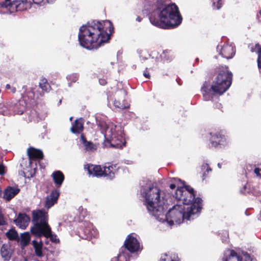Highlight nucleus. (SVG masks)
Instances as JSON below:
<instances>
[{
    "label": "nucleus",
    "instance_id": "0eeeda50",
    "mask_svg": "<svg viewBox=\"0 0 261 261\" xmlns=\"http://www.w3.org/2000/svg\"><path fill=\"white\" fill-rule=\"evenodd\" d=\"M99 126L102 133H105L106 141L112 147L121 148L125 146V142L121 128L111 122H99Z\"/></svg>",
    "mask_w": 261,
    "mask_h": 261
},
{
    "label": "nucleus",
    "instance_id": "6e6d98bb",
    "mask_svg": "<svg viewBox=\"0 0 261 261\" xmlns=\"http://www.w3.org/2000/svg\"><path fill=\"white\" fill-rule=\"evenodd\" d=\"M68 85H69V87H70V86H71V83H69L68 84Z\"/></svg>",
    "mask_w": 261,
    "mask_h": 261
},
{
    "label": "nucleus",
    "instance_id": "e433bc0d",
    "mask_svg": "<svg viewBox=\"0 0 261 261\" xmlns=\"http://www.w3.org/2000/svg\"><path fill=\"white\" fill-rule=\"evenodd\" d=\"M254 173L257 176L261 177V169L258 168H255L254 169Z\"/></svg>",
    "mask_w": 261,
    "mask_h": 261
},
{
    "label": "nucleus",
    "instance_id": "bb28decb",
    "mask_svg": "<svg viewBox=\"0 0 261 261\" xmlns=\"http://www.w3.org/2000/svg\"><path fill=\"white\" fill-rule=\"evenodd\" d=\"M252 52H256L258 54L257 64L258 67L261 69V47L259 44H256L255 46L251 47Z\"/></svg>",
    "mask_w": 261,
    "mask_h": 261
},
{
    "label": "nucleus",
    "instance_id": "09e8293b",
    "mask_svg": "<svg viewBox=\"0 0 261 261\" xmlns=\"http://www.w3.org/2000/svg\"><path fill=\"white\" fill-rule=\"evenodd\" d=\"M7 89H10V85L9 84H7L6 86Z\"/></svg>",
    "mask_w": 261,
    "mask_h": 261
},
{
    "label": "nucleus",
    "instance_id": "a18cd8bd",
    "mask_svg": "<svg viewBox=\"0 0 261 261\" xmlns=\"http://www.w3.org/2000/svg\"><path fill=\"white\" fill-rule=\"evenodd\" d=\"M142 20V18L141 17H137L136 18V21H137L138 22H140Z\"/></svg>",
    "mask_w": 261,
    "mask_h": 261
},
{
    "label": "nucleus",
    "instance_id": "6e6552de",
    "mask_svg": "<svg viewBox=\"0 0 261 261\" xmlns=\"http://www.w3.org/2000/svg\"><path fill=\"white\" fill-rule=\"evenodd\" d=\"M169 187L171 189H177L174 196L177 201H182L185 204L190 203L193 201L195 195L194 189L190 186L184 185V181L177 178H170Z\"/></svg>",
    "mask_w": 261,
    "mask_h": 261
},
{
    "label": "nucleus",
    "instance_id": "72a5a7b5",
    "mask_svg": "<svg viewBox=\"0 0 261 261\" xmlns=\"http://www.w3.org/2000/svg\"><path fill=\"white\" fill-rule=\"evenodd\" d=\"M201 170L203 171V179H204L206 177V172L207 173L212 171V169L208 166L207 164H203L201 166Z\"/></svg>",
    "mask_w": 261,
    "mask_h": 261
},
{
    "label": "nucleus",
    "instance_id": "423d86ee",
    "mask_svg": "<svg viewBox=\"0 0 261 261\" xmlns=\"http://www.w3.org/2000/svg\"><path fill=\"white\" fill-rule=\"evenodd\" d=\"M142 13L143 16H182L178 6L175 3L166 4L164 0H157L155 4H145Z\"/></svg>",
    "mask_w": 261,
    "mask_h": 261
},
{
    "label": "nucleus",
    "instance_id": "a878e982",
    "mask_svg": "<svg viewBox=\"0 0 261 261\" xmlns=\"http://www.w3.org/2000/svg\"><path fill=\"white\" fill-rule=\"evenodd\" d=\"M1 255L5 261L9 260L11 257V252L7 245H3L1 249Z\"/></svg>",
    "mask_w": 261,
    "mask_h": 261
},
{
    "label": "nucleus",
    "instance_id": "aec40b11",
    "mask_svg": "<svg viewBox=\"0 0 261 261\" xmlns=\"http://www.w3.org/2000/svg\"><path fill=\"white\" fill-rule=\"evenodd\" d=\"M55 184L57 188H60L64 180V175L63 173L58 170L54 172L51 174Z\"/></svg>",
    "mask_w": 261,
    "mask_h": 261
},
{
    "label": "nucleus",
    "instance_id": "c9c22d12",
    "mask_svg": "<svg viewBox=\"0 0 261 261\" xmlns=\"http://www.w3.org/2000/svg\"><path fill=\"white\" fill-rule=\"evenodd\" d=\"M32 5L36 4L39 6H42L46 4L45 0H32Z\"/></svg>",
    "mask_w": 261,
    "mask_h": 261
},
{
    "label": "nucleus",
    "instance_id": "dca6fc26",
    "mask_svg": "<svg viewBox=\"0 0 261 261\" xmlns=\"http://www.w3.org/2000/svg\"><path fill=\"white\" fill-rule=\"evenodd\" d=\"M60 196V191L59 190L56 189L51 192L49 195L47 196L44 204V206L47 209L50 208L55 203L57 202L58 199Z\"/></svg>",
    "mask_w": 261,
    "mask_h": 261
},
{
    "label": "nucleus",
    "instance_id": "f257e3e1",
    "mask_svg": "<svg viewBox=\"0 0 261 261\" xmlns=\"http://www.w3.org/2000/svg\"><path fill=\"white\" fill-rule=\"evenodd\" d=\"M114 32L112 23L108 20H94L80 28L78 39L80 44L88 49H96L107 42Z\"/></svg>",
    "mask_w": 261,
    "mask_h": 261
},
{
    "label": "nucleus",
    "instance_id": "cd10ccee",
    "mask_svg": "<svg viewBox=\"0 0 261 261\" xmlns=\"http://www.w3.org/2000/svg\"><path fill=\"white\" fill-rule=\"evenodd\" d=\"M111 261H129V254L127 252L122 251L117 256L112 258Z\"/></svg>",
    "mask_w": 261,
    "mask_h": 261
},
{
    "label": "nucleus",
    "instance_id": "5701e85b",
    "mask_svg": "<svg viewBox=\"0 0 261 261\" xmlns=\"http://www.w3.org/2000/svg\"><path fill=\"white\" fill-rule=\"evenodd\" d=\"M117 168V165L105 166L103 167L105 176H107L110 179H113Z\"/></svg>",
    "mask_w": 261,
    "mask_h": 261
},
{
    "label": "nucleus",
    "instance_id": "412c9836",
    "mask_svg": "<svg viewBox=\"0 0 261 261\" xmlns=\"http://www.w3.org/2000/svg\"><path fill=\"white\" fill-rule=\"evenodd\" d=\"M84 129V120L80 118L75 120L70 128L71 132L73 134L80 133Z\"/></svg>",
    "mask_w": 261,
    "mask_h": 261
},
{
    "label": "nucleus",
    "instance_id": "c756f323",
    "mask_svg": "<svg viewBox=\"0 0 261 261\" xmlns=\"http://www.w3.org/2000/svg\"><path fill=\"white\" fill-rule=\"evenodd\" d=\"M114 106L115 108L120 109H124L128 107L127 104L125 103L124 99L116 100L115 99L114 101Z\"/></svg>",
    "mask_w": 261,
    "mask_h": 261
},
{
    "label": "nucleus",
    "instance_id": "1a4fd4ad",
    "mask_svg": "<svg viewBox=\"0 0 261 261\" xmlns=\"http://www.w3.org/2000/svg\"><path fill=\"white\" fill-rule=\"evenodd\" d=\"M7 3L6 6L0 7V14H12L14 12H22L32 7V2L28 0H16Z\"/></svg>",
    "mask_w": 261,
    "mask_h": 261
},
{
    "label": "nucleus",
    "instance_id": "c03bdc74",
    "mask_svg": "<svg viewBox=\"0 0 261 261\" xmlns=\"http://www.w3.org/2000/svg\"><path fill=\"white\" fill-rule=\"evenodd\" d=\"M120 94L121 95H122L124 97L125 95V92L124 91H121L120 92Z\"/></svg>",
    "mask_w": 261,
    "mask_h": 261
},
{
    "label": "nucleus",
    "instance_id": "6ab92c4d",
    "mask_svg": "<svg viewBox=\"0 0 261 261\" xmlns=\"http://www.w3.org/2000/svg\"><path fill=\"white\" fill-rule=\"evenodd\" d=\"M19 191L20 190L17 188L8 187L4 191L3 198L6 200L9 201L17 194Z\"/></svg>",
    "mask_w": 261,
    "mask_h": 261
},
{
    "label": "nucleus",
    "instance_id": "58836bf2",
    "mask_svg": "<svg viewBox=\"0 0 261 261\" xmlns=\"http://www.w3.org/2000/svg\"><path fill=\"white\" fill-rule=\"evenodd\" d=\"M5 173V167L2 164H0V175H3Z\"/></svg>",
    "mask_w": 261,
    "mask_h": 261
},
{
    "label": "nucleus",
    "instance_id": "603ef678",
    "mask_svg": "<svg viewBox=\"0 0 261 261\" xmlns=\"http://www.w3.org/2000/svg\"><path fill=\"white\" fill-rule=\"evenodd\" d=\"M225 236H226V237H227L228 236V233H227V232H225Z\"/></svg>",
    "mask_w": 261,
    "mask_h": 261
},
{
    "label": "nucleus",
    "instance_id": "ea45409f",
    "mask_svg": "<svg viewBox=\"0 0 261 261\" xmlns=\"http://www.w3.org/2000/svg\"><path fill=\"white\" fill-rule=\"evenodd\" d=\"M5 107H1L0 106V114H2L3 115H5L7 114V112H5L4 110V109H5Z\"/></svg>",
    "mask_w": 261,
    "mask_h": 261
},
{
    "label": "nucleus",
    "instance_id": "8fccbe9b",
    "mask_svg": "<svg viewBox=\"0 0 261 261\" xmlns=\"http://www.w3.org/2000/svg\"><path fill=\"white\" fill-rule=\"evenodd\" d=\"M258 219L261 221V211L260 212V213L259 215Z\"/></svg>",
    "mask_w": 261,
    "mask_h": 261
},
{
    "label": "nucleus",
    "instance_id": "39448f33",
    "mask_svg": "<svg viewBox=\"0 0 261 261\" xmlns=\"http://www.w3.org/2000/svg\"><path fill=\"white\" fill-rule=\"evenodd\" d=\"M48 214L43 210L33 211L32 212V222L33 226L31 231L36 237H45L49 238L53 243H58L59 240L56 234H52L51 228L48 224Z\"/></svg>",
    "mask_w": 261,
    "mask_h": 261
},
{
    "label": "nucleus",
    "instance_id": "4d7b16f0",
    "mask_svg": "<svg viewBox=\"0 0 261 261\" xmlns=\"http://www.w3.org/2000/svg\"><path fill=\"white\" fill-rule=\"evenodd\" d=\"M59 103H61V100H60L59 101Z\"/></svg>",
    "mask_w": 261,
    "mask_h": 261
},
{
    "label": "nucleus",
    "instance_id": "b1692460",
    "mask_svg": "<svg viewBox=\"0 0 261 261\" xmlns=\"http://www.w3.org/2000/svg\"><path fill=\"white\" fill-rule=\"evenodd\" d=\"M81 140L85 146V150L87 151H93L97 149L96 146L91 141L86 140L83 134L81 135Z\"/></svg>",
    "mask_w": 261,
    "mask_h": 261
},
{
    "label": "nucleus",
    "instance_id": "473e14b6",
    "mask_svg": "<svg viewBox=\"0 0 261 261\" xmlns=\"http://www.w3.org/2000/svg\"><path fill=\"white\" fill-rule=\"evenodd\" d=\"M6 235L10 240H15L18 237V234L17 232L14 229H11L7 232Z\"/></svg>",
    "mask_w": 261,
    "mask_h": 261
},
{
    "label": "nucleus",
    "instance_id": "4be33fe9",
    "mask_svg": "<svg viewBox=\"0 0 261 261\" xmlns=\"http://www.w3.org/2000/svg\"><path fill=\"white\" fill-rule=\"evenodd\" d=\"M28 154L30 159H42L43 154L41 150L36 149L33 147H30L28 149Z\"/></svg>",
    "mask_w": 261,
    "mask_h": 261
},
{
    "label": "nucleus",
    "instance_id": "49530a36",
    "mask_svg": "<svg viewBox=\"0 0 261 261\" xmlns=\"http://www.w3.org/2000/svg\"><path fill=\"white\" fill-rule=\"evenodd\" d=\"M258 14L261 16V9L258 11V12H257L256 16H258Z\"/></svg>",
    "mask_w": 261,
    "mask_h": 261
},
{
    "label": "nucleus",
    "instance_id": "20e7f679",
    "mask_svg": "<svg viewBox=\"0 0 261 261\" xmlns=\"http://www.w3.org/2000/svg\"><path fill=\"white\" fill-rule=\"evenodd\" d=\"M232 82V73L227 68L219 69V72L213 85L210 88L205 82L201 87V91L205 100L212 98V92L214 94L221 95L229 88Z\"/></svg>",
    "mask_w": 261,
    "mask_h": 261
},
{
    "label": "nucleus",
    "instance_id": "a211bd4d",
    "mask_svg": "<svg viewBox=\"0 0 261 261\" xmlns=\"http://www.w3.org/2000/svg\"><path fill=\"white\" fill-rule=\"evenodd\" d=\"M88 171L90 175H92L93 176H105L103 167L100 165H88Z\"/></svg>",
    "mask_w": 261,
    "mask_h": 261
},
{
    "label": "nucleus",
    "instance_id": "9d476101",
    "mask_svg": "<svg viewBox=\"0 0 261 261\" xmlns=\"http://www.w3.org/2000/svg\"><path fill=\"white\" fill-rule=\"evenodd\" d=\"M150 23L158 28L170 29L179 25L182 17H149Z\"/></svg>",
    "mask_w": 261,
    "mask_h": 261
},
{
    "label": "nucleus",
    "instance_id": "2eb2a0df",
    "mask_svg": "<svg viewBox=\"0 0 261 261\" xmlns=\"http://www.w3.org/2000/svg\"><path fill=\"white\" fill-rule=\"evenodd\" d=\"M124 245L125 246V248L129 251L132 253L138 251L140 249V245L139 241L136 238L131 234L127 236Z\"/></svg>",
    "mask_w": 261,
    "mask_h": 261
},
{
    "label": "nucleus",
    "instance_id": "4468645a",
    "mask_svg": "<svg viewBox=\"0 0 261 261\" xmlns=\"http://www.w3.org/2000/svg\"><path fill=\"white\" fill-rule=\"evenodd\" d=\"M210 135V142L212 147L221 148L226 144V138L221 133H211Z\"/></svg>",
    "mask_w": 261,
    "mask_h": 261
},
{
    "label": "nucleus",
    "instance_id": "f704fd0d",
    "mask_svg": "<svg viewBox=\"0 0 261 261\" xmlns=\"http://www.w3.org/2000/svg\"><path fill=\"white\" fill-rule=\"evenodd\" d=\"M79 74L77 73H72L68 75L67 79L69 81L71 82H76L79 79Z\"/></svg>",
    "mask_w": 261,
    "mask_h": 261
},
{
    "label": "nucleus",
    "instance_id": "3c124183",
    "mask_svg": "<svg viewBox=\"0 0 261 261\" xmlns=\"http://www.w3.org/2000/svg\"><path fill=\"white\" fill-rule=\"evenodd\" d=\"M218 166L219 168H221V164L220 163H218Z\"/></svg>",
    "mask_w": 261,
    "mask_h": 261
},
{
    "label": "nucleus",
    "instance_id": "864d4df0",
    "mask_svg": "<svg viewBox=\"0 0 261 261\" xmlns=\"http://www.w3.org/2000/svg\"><path fill=\"white\" fill-rule=\"evenodd\" d=\"M2 195V190L1 189H0V196H1Z\"/></svg>",
    "mask_w": 261,
    "mask_h": 261
},
{
    "label": "nucleus",
    "instance_id": "37998d69",
    "mask_svg": "<svg viewBox=\"0 0 261 261\" xmlns=\"http://www.w3.org/2000/svg\"><path fill=\"white\" fill-rule=\"evenodd\" d=\"M143 75L145 77H146L147 78H149V77H150L149 73L148 72H147V71H144Z\"/></svg>",
    "mask_w": 261,
    "mask_h": 261
},
{
    "label": "nucleus",
    "instance_id": "4c0bfd02",
    "mask_svg": "<svg viewBox=\"0 0 261 261\" xmlns=\"http://www.w3.org/2000/svg\"><path fill=\"white\" fill-rule=\"evenodd\" d=\"M166 256V257L165 258H162L161 259V261H175V260H174L173 259H172L171 257H169L168 256Z\"/></svg>",
    "mask_w": 261,
    "mask_h": 261
},
{
    "label": "nucleus",
    "instance_id": "f03ea898",
    "mask_svg": "<svg viewBox=\"0 0 261 261\" xmlns=\"http://www.w3.org/2000/svg\"><path fill=\"white\" fill-rule=\"evenodd\" d=\"M178 201L179 203L170 208L166 215V220L170 226L174 223L180 224L184 220L194 219L202 208V200L199 197H194L193 201L187 204Z\"/></svg>",
    "mask_w": 261,
    "mask_h": 261
},
{
    "label": "nucleus",
    "instance_id": "2f4dec72",
    "mask_svg": "<svg viewBox=\"0 0 261 261\" xmlns=\"http://www.w3.org/2000/svg\"><path fill=\"white\" fill-rule=\"evenodd\" d=\"M30 241V236L29 232H25L21 234V243L24 246L27 245Z\"/></svg>",
    "mask_w": 261,
    "mask_h": 261
},
{
    "label": "nucleus",
    "instance_id": "7ed1b4c3",
    "mask_svg": "<svg viewBox=\"0 0 261 261\" xmlns=\"http://www.w3.org/2000/svg\"><path fill=\"white\" fill-rule=\"evenodd\" d=\"M140 191L149 213L155 217L164 214L166 201L165 193L155 183L147 181L145 185L142 186Z\"/></svg>",
    "mask_w": 261,
    "mask_h": 261
},
{
    "label": "nucleus",
    "instance_id": "7c9ffc66",
    "mask_svg": "<svg viewBox=\"0 0 261 261\" xmlns=\"http://www.w3.org/2000/svg\"><path fill=\"white\" fill-rule=\"evenodd\" d=\"M213 10H220L223 6L222 0H211Z\"/></svg>",
    "mask_w": 261,
    "mask_h": 261
},
{
    "label": "nucleus",
    "instance_id": "79ce46f5",
    "mask_svg": "<svg viewBox=\"0 0 261 261\" xmlns=\"http://www.w3.org/2000/svg\"><path fill=\"white\" fill-rule=\"evenodd\" d=\"M56 0H45L46 4H53Z\"/></svg>",
    "mask_w": 261,
    "mask_h": 261
},
{
    "label": "nucleus",
    "instance_id": "f3484780",
    "mask_svg": "<svg viewBox=\"0 0 261 261\" xmlns=\"http://www.w3.org/2000/svg\"><path fill=\"white\" fill-rule=\"evenodd\" d=\"M30 221V218L27 214H19L15 222L17 226L24 229L28 226Z\"/></svg>",
    "mask_w": 261,
    "mask_h": 261
},
{
    "label": "nucleus",
    "instance_id": "a19ab883",
    "mask_svg": "<svg viewBox=\"0 0 261 261\" xmlns=\"http://www.w3.org/2000/svg\"><path fill=\"white\" fill-rule=\"evenodd\" d=\"M99 83L101 85H104L106 84V81L104 79H100L99 80Z\"/></svg>",
    "mask_w": 261,
    "mask_h": 261
},
{
    "label": "nucleus",
    "instance_id": "ddd939ff",
    "mask_svg": "<svg viewBox=\"0 0 261 261\" xmlns=\"http://www.w3.org/2000/svg\"><path fill=\"white\" fill-rule=\"evenodd\" d=\"M217 49L219 51L220 55L227 59L232 58L235 54L234 46L228 42L225 43L223 45H218Z\"/></svg>",
    "mask_w": 261,
    "mask_h": 261
},
{
    "label": "nucleus",
    "instance_id": "393cba45",
    "mask_svg": "<svg viewBox=\"0 0 261 261\" xmlns=\"http://www.w3.org/2000/svg\"><path fill=\"white\" fill-rule=\"evenodd\" d=\"M32 245L35 249V253L37 256L41 257L43 255L42 252V242L41 241L39 242L36 240L32 241Z\"/></svg>",
    "mask_w": 261,
    "mask_h": 261
},
{
    "label": "nucleus",
    "instance_id": "9b49d317",
    "mask_svg": "<svg viewBox=\"0 0 261 261\" xmlns=\"http://www.w3.org/2000/svg\"><path fill=\"white\" fill-rule=\"evenodd\" d=\"M78 232L80 237L85 240H90L93 238L97 237L98 236L97 229L89 222L83 223L81 226Z\"/></svg>",
    "mask_w": 261,
    "mask_h": 261
},
{
    "label": "nucleus",
    "instance_id": "13d9d810",
    "mask_svg": "<svg viewBox=\"0 0 261 261\" xmlns=\"http://www.w3.org/2000/svg\"><path fill=\"white\" fill-rule=\"evenodd\" d=\"M145 59H146V58H143V60H145Z\"/></svg>",
    "mask_w": 261,
    "mask_h": 261
},
{
    "label": "nucleus",
    "instance_id": "c85d7f7f",
    "mask_svg": "<svg viewBox=\"0 0 261 261\" xmlns=\"http://www.w3.org/2000/svg\"><path fill=\"white\" fill-rule=\"evenodd\" d=\"M39 87L45 92H48L50 90V86L47 83V80L45 78L42 79L39 82Z\"/></svg>",
    "mask_w": 261,
    "mask_h": 261
},
{
    "label": "nucleus",
    "instance_id": "f8f14e48",
    "mask_svg": "<svg viewBox=\"0 0 261 261\" xmlns=\"http://www.w3.org/2000/svg\"><path fill=\"white\" fill-rule=\"evenodd\" d=\"M222 261H251L250 256L245 253L243 256L238 255L233 250H227L225 251Z\"/></svg>",
    "mask_w": 261,
    "mask_h": 261
},
{
    "label": "nucleus",
    "instance_id": "5fc2aeb1",
    "mask_svg": "<svg viewBox=\"0 0 261 261\" xmlns=\"http://www.w3.org/2000/svg\"><path fill=\"white\" fill-rule=\"evenodd\" d=\"M45 243H46V244H48V241H46V242H45Z\"/></svg>",
    "mask_w": 261,
    "mask_h": 261
},
{
    "label": "nucleus",
    "instance_id": "de8ad7c7",
    "mask_svg": "<svg viewBox=\"0 0 261 261\" xmlns=\"http://www.w3.org/2000/svg\"><path fill=\"white\" fill-rule=\"evenodd\" d=\"M23 112V110H20L18 112V114H22Z\"/></svg>",
    "mask_w": 261,
    "mask_h": 261
}]
</instances>
